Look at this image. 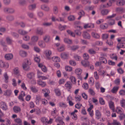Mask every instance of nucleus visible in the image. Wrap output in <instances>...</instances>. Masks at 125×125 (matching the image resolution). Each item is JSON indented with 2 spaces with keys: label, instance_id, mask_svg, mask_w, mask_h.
<instances>
[{
  "label": "nucleus",
  "instance_id": "1",
  "mask_svg": "<svg viewBox=\"0 0 125 125\" xmlns=\"http://www.w3.org/2000/svg\"><path fill=\"white\" fill-rule=\"evenodd\" d=\"M52 54V51L49 50H46L44 52V54L46 58L48 59H51Z\"/></svg>",
  "mask_w": 125,
  "mask_h": 125
},
{
  "label": "nucleus",
  "instance_id": "2",
  "mask_svg": "<svg viewBox=\"0 0 125 125\" xmlns=\"http://www.w3.org/2000/svg\"><path fill=\"white\" fill-rule=\"evenodd\" d=\"M100 12L101 14L103 16L106 15H107L110 11L107 9H100Z\"/></svg>",
  "mask_w": 125,
  "mask_h": 125
},
{
  "label": "nucleus",
  "instance_id": "3",
  "mask_svg": "<svg viewBox=\"0 0 125 125\" xmlns=\"http://www.w3.org/2000/svg\"><path fill=\"white\" fill-rule=\"evenodd\" d=\"M0 108L4 111L7 110L8 109L7 106L6 104L3 102H0Z\"/></svg>",
  "mask_w": 125,
  "mask_h": 125
},
{
  "label": "nucleus",
  "instance_id": "4",
  "mask_svg": "<svg viewBox=\"0 0 125 125\" xmlns=\"http://www.w3.org/2000/svg\"><path fill=\"white\" fill-rule=\"evenodd\" d=\"M108 104L110 108L112 110L113 112H115V105L114 103L110 101L109 102Z\"/></svg>",
  "mask_w": 125,
  "mask_h": 125
},
{
  "label": "nucleus",
  "instance_id": "5",
  "mask_svg": "<svg viewBox=\"0 0 125 125\" xmlns=\"http://www.w3.org/2000/svg\"><path fill=\"white\" fill-rule=\"evenodd\" d=\"M4 11L5 12L10 13H13L14 11L13 9L7 7L5 8L4 9Z\"/></svg>",
  "mask_w": 125,
  "mask_h": 125
},
{
  "label": "nucleus",
  "instance_id": "6",
  "mask_svg": "<svg viewBox=\"0 0 125 125\" xmlns=\"http://www.w3.org/2000/svg\"><path fill=\"white\" fill-rule=\"evenodd\" d=\"M41 97L39 95H36L35 100V102L37 105H39L40 104V101H41L42 99Z\"/></svg>",
  "mask_w": 125,
  "mask_h": 125
},
{
  "label": "nucleus",
  "instance_id": "7",
  "mask_svg": "<svg viewBox=\"0 0 125 125\" xmlns=\"http://www.w3.org/2000/svg\"><path fill=\"white\" fill-rule=\"evenodd\" d=\"M43 39L46 42L48 43L51 40V37L49 35H46L44 36Z\"/></svg>",
  "mask_w": 125,
  "mask_h": 125
},
{
  "label": "nucleus",
  "instance_id": "8",
  "mask_svg": "<svg viewBox=\"0 0 125 125\" xmlns=\"http://www.w3.org/2000/svg\"><path fill=\"white\" fill-rule=\"evenodd\" d=\"M13 54L11 53L6 54L5 56V59L8 60H11L13 59Z\"/></svg>",
  "mask_w": 125,
  "mask_h": 125
},
{
  "label": "nucleus",
  "instance_id": "9",
  "mask_svg": "<svg viewBox=\"0 0 125 125\" xmlns=\"http://www.w3.org/2000/svg\"><path fill=\"white\" fill-rule=\"evenodd\" d=\"M65 86L66 88L68 89V91H69L72 88V84L70 82L67 81L65 84Z\"/></svg>",
  "mask_w": 125,
  "mask_h": 125
},
{
  "label": "nucleus",
  "instance_id": "10",
  "mask_svg": "<svg viewBox=\"0 0 125 125\" xmlns=\"http://www.w3.org/2000/svg\"><path fill=\"white\" fill-rule=\"evenodd\" d=\"M95 118L97 119H99L101 117V114L100 111L97 110L95 111Z\"/></svg>",
  "mask_w": 125,
  "mask_h": 125
},
{
  "label": "nucleus",
  "instance_id": "11",
  "mask_svg": "<svg viewBox=\"0 0 125 125\" xmlns=\"http://www.w3.org/2000/svg\"><path fill=\"white\" fill-rule=\"evenodd\" d=\"M117 5L119 6H122L125 4V0H118L116 2Z\"/></svg>",
  "mask_w": 125,
  "mask_h": 125
},
{
  "label": "nucleus",
  "instance_id": "12",
  "mask_svg": "<svg viewBox=\"0 0 125 125\" xmlns=\"http://www.w3.org/2000/svg\"><path fill=\"white\" fill-rule=\"evenodd\" d=\"M38 44L41 48H44L46 46V44L42 40H41L39 41Z\"/></svg>",
  "mask_w": 125,
  "mask_h": 125
},
{
  "label": "nucleus",
  "instance_id": "13",
  "mask_svg": "<svg viewBox=\"0 0 125 125\" xmlns=\"http://www.w3.org/2000/svg\"><path fill=\"white\" fill-rule=\"evenodd\" d=\"M28 63H24L22 65L23 69L27 71L29 69V65H30L31 64L29 65Z\"/></svg>",
  "mask_w": 125,
  "mask_h": 125
},
{
  "label": "nucleus",
  "instance_id": "14",
  "mask_svg": "<svg viewBox=\"0 0 125 125\" xmlns=\"http://www.w3.org/2000/svg\"><path fill=\"white\" fill-rule=\"evenodd\" d=\"M52 60L53 62H60V58L57 56H54L52 57Z\"/></svg>",
  "mask_w": 125,
  "mask_h": 125
},
{
  "label": "nucleus",
  "instance_id": "15",
  "mask_svg": "<svg viewBox=\"0 0 125 125\" xmlns=\"http://www.w3.org/2000/svg\"><path fill=\"white\" fill-rule=\"evenodd\" d=\"M67 47L69 49L73 51H74L78 49L79 48V46L77 45L73 46H71L69 45L67 46Z\"/></svg>",
  "mask_w": 125,
  "mask_h": 125
},
{
  "label": "nucleus",
  "instance_id": "16",
  "mask_svg": "<svg viewBox=\"0 0 125 125\" xmlns=\"http://www.w3.org/2000/svg\"><path fill=\"white\" fill-rule=\"evenodd\" d=\"M38 66L41 68L42 70L45 72L47 71V69L45 66L43 65L42 63H39L38 64Z\"/></svg>",
  "mask_w": 125,
  "mask_h": 125
},
{
  "label": "nucleus",
  "instance_id": "17",
  "mask_svg": "<svg viewBox=\"0 0 125 125\" xmlns=\"http://www.w3.org/2000/svg\"><path fill=\"white\" fill-rule=\"evenodd\" d=\"M63 41L65 43L68 44H71L72 43V41L71 40L66 38H64Z\"/></svg>",
  "mask_w": 125,
  "mask_h": 125
},
{
  "label": "nucleus",
  "instance_id": "18",
  "mask_svg": "<svg viewBox=\"0 0 125 125\" xmlns=\"http://www.w3.org/2000/svg\"><path fill=\"white\" fill-rule=\"evenodd\" d=\"M119 86H115L111 90V92L113 94H116L119 89Z\"/></svg>",
  "mask_w": 125,
  "mask_h": 125
},
{
  "label": "nucleus",
  "instance_id": "19",
  "mask_svg": "<svg viewBox=\"0 0 125 125\" xmlns=\"http://www.w3.org/2000/svg\"><path fill=\"white\" fill-rule=\"evenodd\" d=\"M115 111L117 113L119 114H122L123 113V111L122 110V108L119 106L116 107Z\"/></svg>",
  "mask_w": 125,
  "mask_h": 125
},
{
  "label": "nucleus",
  "instance_id": "20",
  "mask_svg": "<svg viewBox=\"0 0 125 125\" xmlns=\"http://www.w3.org/2000/svg\"><path fill=\"white\" fill-rule=\"evenodd\" d=\"M58 28L60 31H62L67 28L68 27L65 25L62 26L61 24H59L58 25Z\"/></svg>",
  "mask_w": 125,
  "mask_h": 125
},
{
  "label": "nucleus",
  "instance_id": "21",
  "mask_svg": "<svg viewBox=\"0 0 125 125\" xmlns=\"http://www.w3.org/2000/svg\"><path fill=\"white\" fill-rule=\"evenodd\" d=\"M13 110L16 113L20 112L21 110L20 108L17 106H14L13 108Z\"/></svg>",
  "mask_w": 125,
  "mask_h": 125
},
{
  "label": "nucleus",
  "instance_id": "22",
  "mask_svg": "<svg viewBox=\"0 0 125 125\" xmlns=\"http://www.w3.org/2000/svg\"><path fill=\"white\" fill-rule=\"evenodd\" d=\"M117 48L118 49L121 48H125V43H118L117 44Z\"/></svg>",
  "mask_w": 125,
  "mask_h": 125
},
{
  "label": "nucleus",
  "instance_id": "23",
  "mask_svg": "<svg viewBox=\"0 0 125 125\" xmlns=\"http://www.w3.org/2000/svg\"><path fill=\"white\" fill-rule=\"evenodd\" d=\"M12 94L11 91L10 89H8L6 90L4 92V95L6 96H9Z\"/></svg>",
  "mask_w": 125,
  "mask_h": 125
},
{
  "label": "nucleus",
  "instance_id": "24",
  "mask_svg": "<svg viewBox=\"0 0 125 125\" xmlns=\"http://www.w3.org/2000/svg\"><path fill=\"white\" fill-rule=\"evenodd\" d=\"M69 79L72 83L73 84H75L76 83V80L75 77L73 76L70 77Z\"/></svg>",
  "mask_w": 125,
  "mask_h": 125
},
{
  "label": "nucleus",
  "instance_id": "25",
  "mask_svg": "<svg viewBox=\"0 0 125 125\" xmlns=\"http://www.w3.org/2000/svg\"><path fill=\"white\" fill-rule=\"evenodd\" d=\"M9 66L8 63H0V66L2 68L7 69L9 67Z\"/></svg>",
  "mask_w": 125,
  "mask_h": 125
},
{
  "label": "nucleus",
  "instance_id": "26",
  "mask_svg": "<svg viewBox=\"0 0 125 125\" xmlns=\"http://www.w3.org/2000/svg\"><path fill=\"white\" fill-rule=\"evenodd\" d=\"M41 8L46 11H48L50 10L49 8L47 6L43 5H42L41 6Z\"/></svg>",
  "mask_w": 125,
  "mask_h": 125
},
{
  "label": "nucleus",
  "instance_id": "27",
  "mask_svg": "<svg viewBox=\"0 0 125 125\" xmlns=\"http://www.w3.org/2000/svg\"><path fill=\"white\" fill-rule=\"evenodd\" d=\"M53 13L54 14H57L59 12L58 7L56 6H54L53 8Z\"/></svg>",
  "mask_w": 125,
  "mask_h": 125
},
{
  "label": "nucleus",
  "instance_id": "28",
  "mask_svg": "<svg viewBox=\"0 0 125 125\" xmlns=\"http://www.w3.org/2000/svg\"><path fill=\"white\" fill-rule=\"evenodd\" d=\"M83 36L85 38L89 39L90 38V36L89 34L86 31H85L83 32Z\"/></svg>",
  "mask_w": 125,
  "mask_h": 125
},
{
  "label": "nucleus",
  "instance_id": "29",
  "mask_svg": "<svg viewBox=\"0 0 125 125\" xmlns=\"http://www.w3.org/2000/svg\"><path fill=\"white\" fill-rule=\"evenodd\" d=\"M82 70L80 68L76 69L75 71V73L77 75H80L82 73Z\"/></svg>",
  "mask_w": 125,
  "mask_h": 125
},
{
  "label": "nucleus",
  "instance_id": "30",
  "mask_svg": "<svg viewBox=\"0 0 125 125\" xmlns=\"http://www.w3.org/2000/svg\"><path fill=\"white\" fill-rule=\"evenodd\" d=\"M19 54L22 57H25L27 55V52L24 51H20Z\"/></svg>",
  "mask_w": 125,
  "mask_h": 125
},
{
  "label": "nucleus",
  "instance_id": "31",
  "mask_svg": "<svg viewBox=\"0 0 125 125\" xmlns=\"http://www.w3.org/2000/svg\"><path fill=\"white\" fill-rule=\"evenodd\" d=\"M13 73L14 74L16 75L19 74L20 71L19 68L17 67L15 68L13 70Z\"/></svg>",
  "mask_w": 125,
  "mask_h": 125
},
{
  "label": "nucleus",
  "instance_id": "32",
  "mask_svg": "<svg viewBox=\"0 0 125 125\" xmlns=\"http://www.w3.org/2000/svg\"><path fill=\"white\" fill-rule=\"evenodd\" d=\"M68 56V54L66 53L63 52L61 54V56L62 58L63 59H67Z\"/></svg>",
  "mask_w": 125,
  "mask_h": 125
},
{
  "label": "nucleus",
  "instance_id": "33",
  "mask_svg": "<svg viewBox=\"0 0 125 125\" xmlns=\"http://www.w3.org/2000/svg\"><path fill=\"white\" fill-rule=\"evenodd\" d=\"M31 91L34 93H36L38 92V90L35 86H31L30 87Z\"/></svg>",
  "mask_w": 125,
  "mask_h": 125
},
{
  "label": "nucleus",
  "instance_id": "34",
  "mask_svg": "<svg viewBox=\"0 0 125 125\" xmlns=\"http://www.w3.org/2000/svg\"><path fill=\"white\" fill-rule=\"evenodd\" d=\"M120 103L121 106L124 108H125V100L124 99L120 101Z\"/></svg>",
  "mask_w": 125,
  "mask_h": 125
},
{
  "label": "nucleus",
  "instance_id": "35",
  "mask_svg": "<svg viewBox=\"0 0 125 125\" xmlns=\"http://www.w3.org/2000/svg\"><path fill=\"white\" fill-rule=\"evenodd\" d=\"M64 45H62L59 47L57 48V50L59 52H61L64 50L65 49Z\"/></svg>",
  "mask_w": 125,
  "mask_h": 125
},
{
  "label": "nucleus",
  "instance_id": "36",
  "mask_svg": "<svg viewBox=\"0 0 125 125\" xmlns=\"http://www.w3.org/2000/svg\"><path fill=\"white\" fill-rule=\"evenodd\" d=\"M38 37L37 36H33L31 38L32 41L33 42H37L38 39Z\"/></svg>",
  "mask_w": 125,
  "mask_h": 125
},
{
  "label": "nucleus",
  "instance_id": "37",
  "mask_svg": "<svg viewBox=\"0 0 125 125\" xmlns=\"http://www.w3.org/2000/svg\"><path fill=\"white\" fill-rule=\"evenodd\" d=\"M92 35L94 38H99L100 37L99 34L95 32H92Z\"/></svg>",
  "mask_w": 125,
  "mask_h": 125
},
{
  "label": "nucleus",
  "instance_id": "38",
  "mask_svg": "<svg viewBox=\"0 0 125 125\" xmlns=\"http://www.w3.org/2000/svg\"><path fill=\"white\" fill-rule=\"evenodd\" d=\"M5 78V83H7L8 82L9 79V76L6 73H5L3 74Z\"/></svg>",
  "mask_w": 125,
  "mask_h": 125
},
{
  "label": "nucleus",
  "instance_id": "39",
  "mask_svg": "<svg viewBox=\"0 0 125 125\" xmlns=\"http://www.w3.org/2000/svg\"><path fill=\"white\" fill-rule=\"evenodd\" d=\"M36 32L39 35H42L43 34L42 29L40 28L37 29L36 30Z\"/></svg>",
  "mask_w": 125,
  "mask_h": 125
},
{
  "label": "nucleus",
  "instance_id": "40",
  "mask_svg": "<svg viewBox=\"0 0 125 125\" xmlns=\"http://www.w3.org/2000/svg\"><path fill=\"white\" fill-rule=\"evenodd\" d=\"M108 23L110 25H114L115 23V20L114 19H111L109 21Z\"/></svg>",
  "mask_w": 125,
  "mask_h": 125
},
{
  "label": "nucleus",
  "instance_id": "41",
  "mask_svg": "<svg viewBox=\"0 0 125 125\" xmlns=\"http://www.w3.org/2000/svg\"><path fill=\"white\" fill-rule=\"evenodd\" d=\"M41 102L42 104L45 105H46L48 104L47 101L46 99L44 98L42 99Z\"/></svg>",
  "mask_w": 125,
  "mask_h": 125
},
{
  "label": "nucleus",
  "instance_id": "42",
  "mask_svg": "<svg viewBox=\"0 0 125 125\" xmlns=\"http://www.w3.org/2000/svg\"><path fill=\"white\" fill-rule=\"evenodd\" d=\"M38 83L42 87H44L46 85V84L45 82L40 81H38Z\"/></svg>",
  "mask_w": 125,
  "mask_h": 125
},
{
  "label": "nucleus",
  "instance_id": "43",
  "mask_svg": "<svg viewBox=\"0 0 125 125\" xmlns=\"http://www.w3.org/2000/svg\"><path fill=\"white\" fill-rule=\"evenodd\" d=\"M94 79L92 77L91 78L89 79V83L91 85H93L94 83Z\"/></svg>",
  "mask_w": 125,
  "mask_h": 125
},
{
  "label": "nucleus",
  "instance_id": "44",
  "mask_svg": "<svg viewBox=\"0 0 125 125\" xmlns=\"http://www.w3.org/2000/svg\"><path fill=\"white\" fill-rule=\"evenodd\" d=\"M111 58L112 59L116 60L117 59V56L115 54H111L110 55Z\"/></svg>",
  "mask_w": 125,
  "mask_h": 125
},
{
  "label": "nucleus",
  "instance_id": "45",
  "mask_svg": "<svg viewBox=\"0 0 125 125\" xmlns=\"http://www.w3.org/2000/svg\"><path fill=\"white\" fill-rule=\"evenodd\" d=\"M36 7V5L35 4H31L29 5V9L31 10L35 9Z\"/></svg>",
  "mask_w": 125,
  "mask_h": 125
},
{
  "label": "nucleus",
  "instance_id": "46",
  "mask_svg": "<svg viewBox=\"0 0 125 125\" xmlns=\"http://www.w3.org/2000/svg\"><path fill=\"white\" fill-rule=\"evenodd\" d=\"M65 80L63 78L60 79L58 81V83L60 85L63 84L65 82Z\"/></svg>",
  "mask_w": 125,
  "mask_h": 125
},
{
  "label": "nucleus",
  "instance_id": "47",
  "mask_svg": "<svg viewBox=\"0 0 125 125\" xmlns=\"http://www.w3.org/2000/svg\"><path fill=\"white\" fill-rule=\"evenodd\" d=\"M55 93L56 95L57 96H60L61 95L60 90L59 89H56L54 90Z\"/></svg>",
  "mask_w": 125,
  "mask_h": 125
},
{
  "label": "nucleus",
  "instance_id": "48",
  "mask_svg": "<svg viewBox=\"0 0 125 125\" xmlns=\"http://www.w3.org/2000/svg\"><path fill=\"white\" fill-rule=\"evenodd\" d=\"M104 20L103 19H100L97 20L96 21V23L97 24H99L103 23L104 21Z\"/></svg>",
  "mask_w": 125,
  "mask_h": 125
},
{
  "label": "nucleus",
  "instance_id": "49",
  "mask_svg": "<svg viewBox=\"0 0 125 125\" xmlns=\"http://www.w3.org/2000/svg\"><path fill=\"white\" fill-rule=\"evenodd\" d=\"M75 98L76 101L77 102L80 101L81 99V97L79 95H76L75 96Z\"/></svg>",
  "mask_w": 125,
  "mask_h": 125
},
{
  "label": "nucleus",
  "instance_id": "50",
  "mask_svg": "<svg viewBox=\"0 0 125 125\" xmlns=\"http://www.w3.org/2000/svg\"><path fill=\"white\" fill-rule=\"evenodd\" d=\"M15 121L19 125H21L22 124V121L19 118H17L15 120Z\"/></svg>",
  "mask_w": 125,
  "mask_h": 125
},
{
  "label": "nucleus",
  "instance_id": "51",
  "mask_svg": "<svg viewBox=\"0 0 125 125\" xmlns=\"http://www.w3.org/2000/svg\"><path fill=\"white\" fill-rule=\"evenodd\" d=\"M47 119L46 117H43L41 119V121L43 123H44L46 125L47 120Z\"/></svg>",
  "mask_w": 125,
  "mask_h": 125
},
{
  "label": "nucleus",
  "instance_id": "52",
  "mask_svg": "<svg viewBox=\"0 0 125 125\" xmlns=\"http://www.w3.org/2000/svg\"><path fill=\"white\" fill-rule=\"evenodd\" d=\"M100 62H107L106 59L103 57H101L99 58Z\"/></svg>",
  "mask_w": 125,
  "mask_h": 125
},
{
  "label": "nucleus",
  "instance_id": "53",
  "mask_svg": "<svg viewBox=\"0 0 125 125\" xmlns=\"http://www.w3.org/2000/svg\"><path fill=\"white\" fill-rule=\"evenodd\" d=\"M18 32L19 33L21 34H25L28 33L27 32L21 30H19Z\"/></svg>",
  "mask_w": 125,
  "mask_h": 125
},
{
  "label": "nucleus",
  "instance_id": "54",
  "mask_svg": "<svg viewBox=\"0 0 125 125\" xmlns=\"http://www.w3.org/2000/svg\"><path fill=\"white\" fill-rule=\"evenodd\" d=\"M100 27L102 29H105L107 28V23L102 24H101L100 26Z\"/></svg>",
  "mask_w": 125,
  "mask_h": 125
},
{
  "label": "nucleus",
  "instance_id": "55",
  "mask_svg": "<svg viewBox=\"0 0 125 125\" xmlns=\"http://www.w3.org/2000/svg\"><path fill=\"white\" fill-rule=\"evenodd\" d=\"M116 0H109V2L107 3L108 6H111L112 5V3L114 2Z\"/></svg>",
  "mask_w": 125,
  "mask_h": 125
},
{
  "label": "nucleus",
  "instance_id": "56",
  "mask_svg": "<svg viewBox=\"0 0 125 125\" xmlns=\"http://www.w3.org/2000/svg\"><path fill=\"white\" fill-rule=\"evenodd\" d=\"M75 17L73 15H71L68 17V19L70 21H73L75 19Z\"/></svg>",
  "mask_w": 125,
  "mask_h": 125
},
{
  "label": "nucleus",
  "instance_id": "57",
  "mask_svg": "<svg viewBox=\"0 0 125 125\" xmlns=\"http://www.w3.org/2000/svg\"><path fill=\"white\" fill-rule=\"evenodd\" d=\"M113 125H121V123L116 120H113Z\"/></svg>",
  "mask_w": 125,
  "mask_h": 125
},
{
  "label": "nucleus",
  "instance_id": "58",
  "mask_svg": "<svg viewBox=\"0 0 125 125\" xmlns=\"http://www.w3.org/2000/svg\"><path fill=\"white\" fill-rule=\"evenodd\" d=\"M117 40L119 43L123 42L125 41V38H120L117 39Z\"/></svg>",
  "mask_w": 125,
  "mask_h": 125
},
{
  "label": "nucleus",
  "instance_id": "59",
  "mask_svg": "<svg viewBox=\"0 0 125 125\" xmlns=\"http://www.w3.org/2000/svg\"><path fill=\"white\" fill-rule=\"evenodd\" d=\"M83 87L85 89H87L89 87L88 85V83H84L83 85Z\"/></svg>",
  "mask_w": 125,
  "mask_h": 125
},
{
  "label": "nucleus",
  "instance_id": "60",
  "mask_svg": "<svg viewBox=\"0 0 125 125\" xmlns=\"http://www.w3.org/2000/svg\"><path fill=\"white\" fill-rule=\"evenodd\" d=\"M71 115L72 116V118L74 120H76L77 119V117L76 114H74L73 113H71Z\"/></svg>",
  "mask_w": 125,
  "mask_h": 125
},
{
  "label": "nucleus",
  "instance_id": "61",
  "mask_svg": "<svg viewBox=\"0 0 125 125\" xmlns=\"http://www.w3.org/2000/svg\"><path fill=\"white\" fill-rule=\"evenodd\" d=\"M12 84L14 87H15L17 86V84L16 82V80L15 79H13L12 80Z\"/></svg>",
  "mask_w": 125,
  "mask_h": 125
},
{
  "label": "nucleus",
  "instance_id": "62",
  "mask_svg": "<svg viewBox=\"0 0 125 125\" xmlns=\"http://www.w3.org/2000/svg\"><path fill=\"white\" fill-rule=\"evenodd\" d=\"M119 93L120 95L123 96L125 95V90L122 89L119 92Z\"/></svg>",
  "mask_w": 125,
  "mask_h": 125
},
{
  "label": "nucleus",
  "instance_id": "63",
  "mask_svg": "<svg viewBox=\"0 0 125 125\" xmlns=\"http://www.w3.org/2000/svg\"><path fill=\"white\" fill-rule=\"evenodd\" d=\"M21 46L23 48L26 49L28 50L29 49V46L25 44H22Z\"/></svg>",
  "mask_w": 125,
  "mask_h": 125
},
{
  "label": "nucleus",
  "instance_id": "64",
  "mask_svg": "<svg viewBox=\"0 0 125 125\" xmlns=\"http://www.w3.org/2000/svg\"><path fill=\"white\" fill-rule=\"evenodd\" d=\"M10 2V0H3V2L5 5H9Z\"/></svg>",
  "mask_w": 125,
  "mask_h": 125
}]
</instances>
